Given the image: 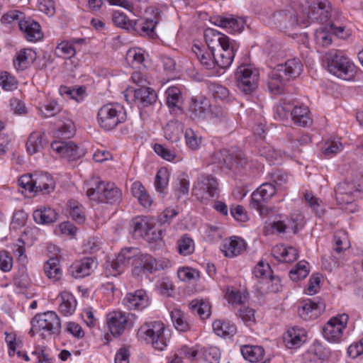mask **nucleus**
<instances>
[{
    "label": "nucleus",
    "instance_id": "f257e3e1",
    "mask_svg": "<svg viewBox=\"0 0 363 363\" xmlns=\"http://www.w3.org/2000/svg\"><path fill=\"white\" fill-rule=\"evenodd\" d=\"M259 15L262 21L281 30H292L298 24H304V20L290 5L265 6Z\"/></svg>",
    "mask_w": 363,
    "mask_h": 363
},
{
    "label": "nucleus",
    "instance_id": "f03ea898",
    "mask_svg": "<svg viewBox=\"0 0 363 363\" xmlns=\"http://www.w3.org/2000/svg\"><path fill=\"white\" fill-rule=\"evenodd\" d=\"M139 340L150 344L155 350H163L168 345L171 334L161 321H150L142 325L138 330Z\"/></svg>",
    "mask_w": 363,
    "mask_h": 363
},
{
    "label": "nucleus",
    "instance_id": "7ed1b4c3",
    "mask_svg": "<svg viewBox=\"0 0 363 363\" xmlns=\"http://www.w3.org/2000/svg\"><path fill=\"white\" fill-rule=\"evenodd\" d=\"M192 52L195 54L202 66L206 69H212L215 73H219L220 69H225L232 64L234 54L229 50L225 52H216L211 50L205 52L199 45L194 44Z\"/></svg>",
    "mask_w": 363,
    "mask_h": 363
},
{
    "label": "nucleus",
    "instance_id": "20e7f679",
    "mask_svg": "<svg viewBox=\"0 0 363 363\" xmlns=\"http://www.w3.org/2000/svg\"><path fill=\"white\" fill-rule=\"evenodd\" d=\"M136 252L137 249L132 252L131 259L132 274L135 277H147L169 266V262L167 259H157L150 255L136 254Z\"/></svg>",
    "mask_w": 363,
    "mask_h": 363
},
{
    "label": "nucleus",
    "instance_id": "39448f33",
    "mask_svg": "<svg viewBox=\"0 0 363 363\" xmlns=\"http://www.w3.org/2000/svg\"><path fill=\"white\" fill-rule=\"evenodd\" d=\"M126 111L120 104L109 103L101 106L97 114L99 125L105 130H111L126 121Z\"/></svg>",
    "mask_w": 363,
    "mask_h": 363
},
{
    "label": "nucleus",
    "instance_id": "423d86ee",
    "mask_svg": "<svg viewBox=\"0 0 363 363\" xmlns=\"http://www.w3.org/2000/svg\"><path fill=\"white\" fill-rule=\"evenodd\" d=\"M328 70L344 80L352 79L356 73L355 66L340 50H332L327 55Z\"/></svg>",
    "mask_w": 363,
    "mask_h": 363
},
{
    "label": "nucleus",
    "instance_id": "0eeeda50",
    "mask_svg": "<svg viewBox=\"0 0 363 363\" xmlns=\"http://www.w3.org/2000/svg\"><path fill=\"white\" fill-rule=\"evenodd\" d=\"M87 196L98 202L114 203L121 201V191L114 183L96 180L86 190Z\"/></svg>",
    "mask_w": 363,
    "mask_h": 363
},
{
    "label": "nucleus",
    "instance_id": "6e6552de",
    "mask_svg": "<svg viewBox=\"0 0 363 363\" xmlns=\"http://www.w3.org/2000/svg\"><path fill=\"white\" fill-rule=\"evenodd\" d=\"M32 328L29 332L31 336L41 333L48 335L58 334L61 328V323L57 315L53 311H47L43 313L37 314L31 320Z\"/></svg>",
    "mask_w": 363,
    "mask_h": 363
},
{
    "label": "nucleus",
    "instance_id": "1a4fd4ad",
    "mask_svg": "<svg viewBox=\"0 0 363 363\" xmlns=\"http://www.w3.org/2000/svg\"><path fill=\"white\" fill-rule=\"evenodd\" d=\"M218 182L211 174H201L197 177L192 188V194L202 202L219 195Z\"/></svg>",
    "mask_w": 363,
    "mask_h": 363
},
{
    "label": "nucleus",
    "instance_id": "9d476101",
    "mask_svg": "<svg viewBox=\"0 0 363 363\" xmlns=\"http://www.w3.org/2000/svg\"><path fill=\"white\" fill-rule=\"evenodd\" d=\"M235 78L238 89L246 94H250L258 86L259 74L257 69L250 65H242L237 68Z\"/></svg>",
    "mask_w": 363,
    "mask_h": 363
},
{
    "label": "nucleus",
    "instance_id": "9b49d317",
    "mask_svg": "<svg viewBox=\"0 0 363 363\" xmlns=\"http://www.w3.org/2000/svg\"><path fill=\"white\" fill-rule=\"evenodd\" d=\"M349 315L338 314L329 319L323 328L324 338L330 343H340L344 340V332L347 328Z\"/></svg>",
    "mask_w": 363,
    "mask_h": 363
},
{
    "label": "nucleus",
    "instance_id": "f8f14e48",
    "mask_svg": "<svg viewBox=\"0 0 363 363\" xmlns=\"http://www.w3.org/2000/svg\"><path fill=\"white\" fill-rule=\"evenodd\" d=\"M204 39L208 48L216 52L217 47L220 49L217 52L227 53L226 50L232 52L235 55L238 50V45L234 40L230 39L228 36L223 34L213 28H206L204 31Z\"/></svg>",
    "mask_w": 363,
    "mask_h": 363
},
{
    "label": "nucleus",
    "instance_id": "ddd939ff",
    "mask_svg": "<svg viewBox=\"0 0 363 363\" xmlns=\"http://www.w3.org/2000/svg\"><path fill=\"white\" fill-rule=\"evenodd\" d=\"M330 3L328 0H307L304 13L301 16L304 24L308 20L323 23L329 18Z\"/></svg>",
    "mask_w": 363,
    "mask_h": 363
},
{
    "label": "nucleus",
    "instance_id": "4468645a",
    "mask_svg": "<svg viewBox=\"0 0 363 363\" xmlns=\"http://www.w3.org/2000/svg\"><path fill=\"white\" fill-rule=\"evenodd\" d=\"M134 315L121 311H113L106 315V323L109 331L114 337L121 335L124 331L133 325Z\"/></svg>",
    "mask_w": 363,
    "mask_h": 363
},
{
    "label": "nucleus",
    "instance_id": "2eb2a0df",
    "mask_svg": "<svg viewBox=\"0 0 363 363\" xmlns=\"http://www.w3.org/2000/svg\"><path fill=\"white\" fill-rule=\"evenodd\" d=\"M359 185L354 182H340L335 188V198L338 205L342 207L346 205L351 208L348 210L350 212H354L355 208L353 203L359 194Z\"/></svg>",
    "mask_w": 363,
    "mask_h": 363
},
{
    "label": "nucleus",
    "instance_id": "dca6fc26",
    "mask_svg": "<svg viewBox=\"0 0 363 363\" xmlns=\"http://www.w3.org/2000/svg\"><path fill=\"white\" fill-rule=\"evenodd\" d=\"M277 191V189L274 184L268 182L262 184L252 194L250 206L262 214L267 202Z\"/></svg>",
    "mask_w": 363,
    "mask_h": 363
},
{
    "label": "nucleus",
    "instance_id": "f3484780",
    "mask_svg": "<svg viewBox=\"0 0 363 363\" xmlns=\"http://www.w3.org/2000/svg\"><path fill=\"white\" fill-rule=\"evenodd\" d=\"M52 153L69 161H75L82 156L79 147L72 141L55 140L50 145Z\"/></svg>",
    "mask_w": 363,
    "mask_h": 363
},
{
    "label": "nucleus",
    "instance_id": "a211bd4d",
    "mask_svg": "<svg viewBox=\"0 0 363 363\" xmlns=\"http://www.w3.org/2000/svg\"><path fill=\"white\" fill-rule=\"evenodd\" d=\"M325 309V304L321 301L307 299L298 308V315L304 320H311L318 318Z\"/></svg>",
    "mask_w": 363,
    "mask_h": 363
},
{
    "label": "nucleus",
    "instance_id": "6ab92c4d",
    "mask_svg": "<svg viewBox=\"0 0 363 363\" xmlns=\"http://www.w3.org/2000/svg\"><path fill=\"white\" fill-rule=\"evenodd\" d=\"M97 262L93 257H86L76 260L69 267V272L75 279L89 276L96 268Z\"/></svg>",
    "mask_w": 363,
    "mask_h": 363
},
{
    "label": "nucleus",
    "instance_id": "aec40b11",
    "mask_svg": "<svg viewBox=\"0 0 363 363\" xmlns=\"http://www.w3.org/2000/svg\"><path fill=\"white\" fill-rule=\"evenodd\" d=\"M133 251H135V248L123 249L116 258L107 267L106 273L108 275L116 277L121 274L131 262Z\"/></svg>",
    "mask_w": 363,
    "mask_h": 363
},
{
    "label": "nucleus",
    "instance_id": "412c9836",
    "mask_svg": "<svg viewBox=\"0 0 363 363\" xmlns=\"http://www.w3.org/2000/svg\"><path fill=\"white\" fill-rule=\"evenodd\" d=\"M190 111L194 118L200 120H208L211 104L208 98L199 95L191 99Z\"/></svg>",
    "mask_w": 363,
    "mask_h": 363
},
{
    "label": "nucleus",
    "instance_id": "4be33fe9",
    "mask_svg": "<svg viewBox=\"0 0 363 363\" xmlns=\"http://www.w3.org/2000/svg\"><path fill=\"white\" fill-rule=\"evenodd\" d=\"M212 162L220 166H225L228 169L235 167H244L247 164L245 158H235L226 149L216 151L212 155Z\"/></svg>",
    "mask_w": 363,
    "mask_h": 363
},
{
    "label": "nucleus",
    "instance_id": "5701e85b",
    "mask_svg": "<svg viewBox=\"0 0 363 363\" xmlns=\"http://www.w3.org/2000/svg\"><path fill=\"white\" fill-rule=\"evenodd\" d=\"M247 244L241 238L233 236L225 239L221 245V251L227 257H235L245 251Z\"/></svg>",
    "mask_w": 363,
    "mask_h": 363
},
{
    "label": "nucleus",
    "instance_id": "b1692460",
    "mask_svg": "<svg viewBox=\"0 0 363 363\" xmlns=\"http://www.w3.org/2000/svg\"><path fill=\"white\" fill-rule=\"evenodd\" d=\"M123 305L129 310H143L148 306V298L143 290L128 294L123 300Z\"/></svg>",
    "mask_w": 363,
    "mask_h": 363
},
{
    "label": "nucleus",
    "instance_id": "393cba45",
    "mask_svg": "<svg viewBox=\"0 0 363 363\" xmlns=\"http://www.w3.org/2000/svg\"><path fill=\"white\" fill-rule=\"evenodd\" d=\"M34 192H40L43 194H49L55 187L53 178L47 172L34 174Z\"/></svg>",
    "mask_w": 363,
    "mask_h": 363
},
{
    "label": "nucleus",
    "instance_id": "a878e982",
    "mask_svg": "<svg viewBox=\"0 0 363 363\" xmlns=\"http://www.w3.org/2000/svg\"><path fill=\"white\" fill-rule=\"evenodd\" d=\"M19 28L25 34V38L30 42L39 40L43 34L40 24L32 19L21 20L18 23Z\"/></svg>",
    "mask_w": 363,
    "mask_h": 363
},
{
    "label": "nucleus",
    "instance_id": "bb28decb",
    "mask_svg": "<svg viewBox=\"0 0 363 363\" xmlns=\"http://www.w3.org/2000/svg\"><path fill=\"white\" fill-rule=\"evenodd\" d=\"M273 257L279 262L290 263L298 257V250L291 247L280 244L275 245L272 250Z\"/></svg>",
    "mask_w": 363,
    "mask_h": 363
},
{
    "label": "nucleus",
    "instance_id": "cd10ccee",
    "mask_svg": "<svg viewBox=\"0 0 363 363\" xmlns=\"http://www.w3.org/2000/svg\"><path fill=\"white\" fill-rule=\"evenodd\" d=\"M130 225L135 238L146 236L154 226L153 220L148 217H136L131 220Z\"/></svg>",
    "mask_w": 363,
    "mask_h": 363
},
{
    "label": "nucleus",
    "instance_id": "c85d7f7f",
    "mask_svg": "<svg viewBox=\"0 0 363 363\" xmlns=\"http://www.w3.org/2000/svg\"><path fill=\"white\" fill-rule=\"evenodd\" d=\"M277 70L289 80L298 77L303 71V65L298 58L288 60L284 65L278 66Z\"/></svg>",
    "mask_w": 363,
    "mask_h": 363
},
{
    "label": "nucleus",
    "instance_id": "c756f323",
    "mask_svg": "<svg viewBox=\"0 0 363 363\" xmlns=\"http://www.w3.org/2000/svg\"><path fill=\"white\" fill-rule=\"evenodd\" d=\"M134 101L138 106L147 107L157 100V94L151 88L140 87L134 90Z\"/></svg>",
    "mask_w": 363,
    "mask_h": 363
},
{
    "label": "nucleus",
    "instance_id": "7c9ffc66",
    "mask_svg": "<svg viewBox=\"0 0 363 363\" xmlns=\"http://www.w3.org/2000/svg\"><path fill=\"white\" fill-rule=\"evenodd\" d=\"M291 116L294 123L300 126L306 127L312 123V118L308 107L303 104L294 106L291 111Z\"/></svg>",
    "mask_w": 363,
    "mask_h": 363
},
{
    "label": "nucleus",
    "instance_id": "2f4dec72",
    "mask_svg": "<svg viewBox=\"0 0 363 363\" xmlns=\"http://www.w3.org/2000/svg\"><path fill=\"white\" fill-rule=\"evenodd\" d=\"M46 142V135L45 133L40 131L32 132L29 135L26 144L28 153L30 155H34L41 151Z\"/></svg>",
    "mask_w": 363,
    "mask_h": 363
},
{
    "label": "nucleus",
    "instance_id": "473e14b6",
    "mask_svg": "<svg viewBox=\"0 0 363 363\" xmlns=\"http://www.w3.org/2000/svg\"><path fill=\"white\" fill-rule=\"evenodd\" d=\"M33 217L35 223L48 225L57 220V213L50 207L41 206L33 211Z\"/></svg>",
    "mask_w": 363,
    "mask_h": 363
},
{
    "label": "nucleus",
    "instance_id": "72a5a7b5",
    "mask_svg": "<svg viewBox=\"0 0 363 363\" xmlns=\"http://www.w3.org/2000/svg\"><path fill=\"white\" fill-rule=\"evenodd\" d=\"M36 59V53L32 49L20 50L13 60V65L17 70H23Z\"/></svg>",
    "mask_w": 363,
    "mask_h": 363
},
{
    "label": "nucleus",
    "instance_id": "f704fd0d",
    "mask_svg": "<svg viewBox=\"0 0 363 363\" xmlns=\"http://www.w3.org/2000/svg\"><path fill=\"white\" fill-rule=\"evenodd\" d=\"M60 118V123L55 133L56 137L62 138H69L74 133V125L73 122L68 118V114L63 112Z\"/></svg>",
    "mask_w": 363,
    "mask_h": 363
},
{
    "label": "nucleus",
    "instance_id": "c9c22d12",
    "mask_svg": "<svg viewBox=\"0 0 363 363\" xmlns=\"http://www.w3.org/2000/svg\"><path fill=\"white\" fill-rule=\"evenodd\" d=\"M242 357L250 362H258L262 359L264 354V350L257 345H243L240 347Z\"/></svg>",
    "mask_w": 363,
    "mask_h": 363
},
{
    "label": "nucleus",
    "instance_id": "e433bc0d",
    "mask_svg": "<svg viewBox=\"0 0 363 363\" xmlns=\"http://www.w3.org/2000/svg\"><path fill=\"white\" fill-rule=\"evenodd\" d=\"M284 339L288 347H298L305 341L306 336L302 329L293 328L287 331Z\"/></svg>",
    "mask_w": 363,
    "mask_h": 363
},
{
    "label": "nucleus",
    "instance_id": "4c0bfd02",
    "mask_svg": "<svg viewBox=\"0 0 363 363\" xmlns=\"http://www.w3.org/2000/svg\"><path fill=\"white\" fill-rule=\"evenodd\" d=\"M44 273L45 275L55 282L58 281L62 276V269L60 267V261L57 257H51L44 264Z\"/></svg>",
    "mask_w": 363,
    "mask_h": 363
},
{
    "label": "nucleus",
    "instance_id": "58836bf2",
    "mask_svg": "<svg viewBox=\"0 0 363 363\" xmlns=\"http://www.w3.org/2000/svg\"><path fill=\"white\" fill-rule=\"evenodd\" d=\"M286 81L288 80L277 69L272 71L268 80L269 91L274 94H281Z\"/></svg>",
    "mask_w": 363,
    "mask_h": 363
},
{
    "label": "nucleus",
    "instance_id": "ea45409f",
    "mask_svg": "<svg viewBox=\"0 0 363 363\" xmlns=\"http://www.w3.org/2000/svg\"><path fill=\"white\" fill-rule=\"evenodd\" d=\"M61 303L59 306V311L63 315L72 314L76 308L77 301L74 297L68 292L61 294Z\"/></svg>",
    "mask_w": 363,
    "mask_h": 363
},
{
    "label": "nucleus",
    "instance_id": "a19ab883",
    "mask_svg": "<svg viewBox=\"0 0 363 363\" xmlns=\"http://www.w3.org/2000/svg\"><path fill=\"white\" fill-rule=\"evenodd\" d=\"M208 90L216 100L225 103H230L233 100L228 89L221 84L212 83L208 85Z\"/></svg>",
    "mask_w": 363,
    "mask_h": 363
},
{
    "label": "nucleus",
    "instance_id": "79ce46f5",
    "mask_svg": "<svg viewBox=\"0 0 363 363\" xmlns=\"http://www.w3.org/2000/svg\"><path fill=\"white\" fill-rule=\"evenodd\" d=\"M193 313H196L201 319H206L211 314V306L208 301L194 299L189 306Z\"/></svg>",
    "mask_w": 363,
    "mask_h": 363
},
{
    "label": "nucleus",
    "instance_id": "37998d69",
    "mask_svg": "<svg viewBox=\"0 0 363 363\" xmlns=\"http://www.w3.org/2000/svg\"><path fill=\"white\" fill-rule=\"evenodd\" d=\"M212 326L215 333L220 337H231L236 332V328L234 325L220 320H215Z\"/></svg>",
    "mask_w": 363,
    "mask_h": 363
},
{
    "label": "nucleus",
    "instance_id": "c03bdc74",
    "mask_svg": "<svg viewBox=\"0 0 363 363\" xmlns=\"http://www.w3.org/2000/svg\"><path fill=\"white\" fill-rule=\"evenodd\" d=\"M171 318L175 328L181 332H186L190 329V324L188 322L184 313L179 309H174L171 312Z\"/></svg>",
    "mask_w": 363,
    "mask_h": 363
},
{
    "label": "nucleus",
    "instance_id": "a18cd8bd",
    "mask_svg": "<svg viewBox=\"0 0 363 363\" xmlns=\"http://www.w3.org/2000/svg\"><path fill=\"white\" fill-rule=\"evenodd\" d=\"M154 151L162 159L169 162H179L182 160L180 155H177L174 148H168L160 144L154 145Z\"/></svg>",
    "mask_w": 363,
    "mask_h": 363
},
{
    "label": "nucleus",
    "instance_id": "49530a36",
    "mask_svg": "<svg viewBox=\"0 0 363 363\" xmlns=\"http://www.w3.org/2000/svg\"><path fill=\"white\" fill-rule=\"evenodd\" d=\"M55 54L57 57L64 59H70L76 54L74 43L70 41H62L55 48Z\"/></svg>",
    "mask_w": 363,
    "mask_h": 363
},
{
    "label": "nucleus",
    "instance_id": "de8ad7c7",
    "mask_svg": "<svg viewBox=\"0 0 363 363\" xmlns=\"http://www.w3.org/2000/svg\"><path fill=\"white\" fill-rule=\"evenodd\" d=\"M309 274L308 263L305 260L298 262L294 268L289 272L290 279L298 281L306 278Z\"/></svg>",
    "mask_w": 363,
    "mask_h": 363
},
{
    "label": "nucleus",
    "instance_id": "09e8293b",
    "mask_svg": "<svg viewBox=\"0 0 363 363\" xmlns=\"http://www.w3.org/2000/svg\"><path fill=\"white\" fill-rule=\"evenodd\" d=\"M125 60L130 66L137 67L145 60L144 52L141 48H130L127 51Z\"/></svg>",
    "mask_w": 363,
    "mask_h": 363
},
{
    "label": "nucleus",
    "instance_id": "8fccbe9b",
    "mask_svg": "<svg viewBox=\"0 0 363 363\" xmlns=\"http://www.w3.org/2000/svg\"><path fill=\"white\" fill-rule=\"evenodd\" d=\"M333 240V250L337 254H340L350 247L347 235L345 231L337 232L334 235Z\"/></svg>",
    "mask_w": 363,
    "mask_h": 363
},
{
    "label": "nucleus",
    "instance_id": "3c124183",
    "mask_svg": "<svg viewBox=\"0 0 363 363\" xmlns=\"http://www.w3.org/2000/svg\"><path fill=\"white\" fill-rule=\"evenodd\" d=\"M39 111L43 117L50 118L55 116L57 114H62V107L55 101H50L46 104H43L39 108Z\"/></svg>",
    "mask_w": 363,
    "mask_h": 363
},
{
    "label": "nucleus",
    "instance_id": "603ef678",
    "mask_svg": "<svg viewBox=\"0 0 363 363\" xmlns=\"http://www.w3.org/2000/svg\"><path fill=\"white\" fill-rule=\"evenodd\" d=\"M203 359L208 363H219L220 352L217 347H203L200 350Z\"/></svg>",
    "mask_w": 363,
    "mask_h": 363
},
{
    "label": "nucleus",
    "instance_id": "864d4df0",
    "mask_svg": "<svg viewBox=\"0 0 363 363\" xmlns=\"http://www.w3.org/2000/svg\"><path fill=\"white\" fill-rule=\"evenodd\" d=\"M184 138L186 146L193 150L199 149L201 144V136L190 128L185 130Z\"/></svg>",
    "mask_w": 363,
    "mask_h": 363
},
{
    "label": "nucleus",
    "instance_id": "5fc2aeb1",
    "mask_svg": "<svg viewBox=\"0 0 363 363\" xmlns=\"http://www.w3.org/2000/svg\"><path fill=\"white\" fill-rule=\"evenodd\" d=\"M181 126L177 122H170L164 128V137L172 143H176L179 140Z\"/></svg>",
    "mask_w": 363,
    "mask_h": 363
},
{
    "label": "nucleus",
    "instance_id": "6e6d98bb",
    "mask_svg": "<svg viewBox=\"0 0 363 363\" xmlns=\"http://www.w3.org/2000/svg\"><path fill=\"white\" fill-rule=\"evenodd\" d=\"M253 274L259 279L272 280L273 279L272 271L269 264L263 261H259L253 269Z\"/></svg>",
    "mask_w": 363,
    "mask_h": 363
},
{
    "label": "nucleus",
    "instance_id": "4d7b16f0",
    "mask_svg": "<svg viewBox=\"0 0 363 363\" xmlns=\"http://www.w3.org/2000/svg\"><path fill=\"white\" fill-rule=\"evenodd\" d=\"M0 85L4 90L13 91L17 89L18 81L8 72H0Z\"/></svg>",
    "mask_w": 363,
    "mask_h": 363
},
{
    "label": "nucleus",
    "instance_id": "13d9d810",
    "mask_svg": "<svg viewBox=\"0 0 363 363\" xmlns=\"http://www.w3.org/2000/svg\"><path fill=\"white\" fill-rule=\"evenodd\" d=\"M179 252L183 255H189L194 250V240L187 235H184L177 242Z\"/></svg>",
    "mask_w": 363,
    "mask_h": 363
},
{
    "label": "nucleus",
    "instance_id": "bf43d9fd",
    "mask_svg": "<svg viewBox=\"0 0 363 363\" xmlns=\"http://www.w3.org/2000/svg\"><path fill=\"white\" fill-rule=\"evenodd\" d=\"M61 95H66L77 102H81L84 99L85 93L84 89L79 87L78 89H71L66 86H61L60 88Z\"/></svg>",
    "mask_w": 363,
    "mask_h": 363
},
{
    "label": "nucleus",
    "instance_id": "052dcab7",
    "mask_svg": "<svg viewBox=\"0 0 363 363\" xmlns=\"http://www.w3.org/2000/svg\"><path fill=\"white\" fill-rule=\"evenodd\" d=\"M169 182V172L166 169H160L155 177V186L156 190L160 193L166 189Z\"/></svg>",
    "mask_w": 363,
    "mask_h": 363
},
{
    "label": "nucleus",
    "instance_id": "680f3d73",
    "mask_svg": "<svg viewBox=\"0 0 363 363\" xmlns=\"http://www.w3.org/2000/svg\"><path fill=\"white\" fill-rule=\"evenodd\" d=\"M69 215L74 220L81 223L85 220V214L82 205L77 201H71L69 203Z\"/></svg>",
    "mask_w": 363,
    "mask_h": 363
},
{
    "label": "nucleus",
    "instance_id": "e2e57ef3",
    "mask_svg": "<svg viewBox=\"0 0 363 363\" xmlns=\"http://www.w3.org/2000/svg\"><path fill=\"white\" fill-rule=\"evenodd\" d=\"M228 112L223 107L217 105H211V111L209 113V120L214 122L224 121L228 118Z\"/></svg>",
    "mask_w": 363,
    "mask_h": 363
},
{
    "label": "nucleus",
    "instance_id": "0e129e2a",
    "mask_svg": "<svg viewBox=\"0 0 363 363\" xmlns=\"http://www.w3.org/2000/svg\"><path fill=\"white\" fill-rule=\"evenodd\" d=\"M177 275L179 279L183 281H189L199 278V271L190 267H182L179 269Z\"/></svg>",
    "mask_w": 363,
    "mask_h": 363
},
{
    "label": "nucleus",
    "instance_id": "69168bd1",
    "mask_svg": "<svg viewBox=\"0 0 363 363\" xmlns=\"http://www.w3.org/2000/svg\"><path fill=\"white\" fill-rule=\"evenodd\" d=\"M112 21L115 25L123 28H129L132 26L131 21L124 13L119 11L113 13Z\"/></svg>",
    "mask_w": 363,
    "mask_h": 363
},
{
    "label": "nucleus",
    "instance_id": "338daca9",
    "mask_svg": "<svg viewBox=\"0 0 363 363\" xmlns=\"http://www.w3.org/2000/svg\"><path fill=\"white\" fill-rule=\"evenodd\" d=\"M181 91L177 86H172L166 91L167 104L169 107H174L179 101Z\"/></svg>",
    "mask_w": 363,
    "mask_h": 363
},
{
    "label": "nucleus",
    "instance_id": "774afa93",
    "mask_svg": "<svg viewBox=\"0 0 363 363\" xmlns=\"http://www.w3.org/2000/svg\"><path fill=\"white\" fill-rule=\"evenodd\" d=\"M178 353L182 359H186L190 362H194L197 360V357L200 353V351L196 347L183 346L178 351Z\"/></svg>",
    "mask_w": 363,
    "mask_h": 363
}]
</instances>
